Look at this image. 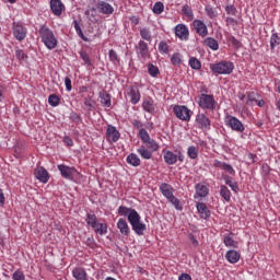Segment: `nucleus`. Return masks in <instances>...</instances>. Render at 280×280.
Instances as JSON below:
<instances>
[{"label":"nucleus","instance_id":"obj_1","mask_svg":"<svg viewBox=\"0 0 280 280\" xmlns=\"http://www.w3.org/2000/svg\"><path fill=\"white\" fill-rule=\"evenodd\" d=\"M39 36L47 49H56V47H58V39H56V35H54V31L46 25L39 27Z\"/></svg>","mask_w":280,"mask_h":280},{"label":"nucleus","instance_id":"obj_2","mask_svg":"<svg viewBox=\"0 0 280 280\" xmlns=\"http://www.w3.org/2000/svg\"><path fill=\"white\" fill-rule=\"evenodd\" d=\"M129 224L131 225L132 231L136 235H143L148 231L145 223L141 222V215L137 211H131L129 214Z\"/></svg>","mask_w":280,"mask_h":280},{"label":"nucleus","instance_id":"obj_3","mask_svg":"<svg viewBox=\"0 0 280 280\" xmlns=\"http://www.w3.org/2000/svg\"><path fill=\"white\" fill-rule=\"evenodd\" d=\"M210 69L213 73H218L219 75H231L235 66L231 61H221L210 65Z\"/></svg>","mask_w":280,"mask_h":280},{"label":"nucleus","instance_id":"obj_4","mask_svg":"<svg viewBox=\"0 0 280 280\" xmlns=\"http://www.w3.org/2000/svg\"><path fill=\"white\" fill-rule=\"evenodd\" d=\"M138 137L141 139L142 143L151 150V152H156L159 150V143L154 139L150 138L148 130L141 128L139 130Z\"/></svg>","mask_w":280,"mask_h":280},{"label":"nucleus","instance_id":"obj_5","mask_svg":"<svg viewBox=\"0 0 280 280\" xmlns=\"http://www.w3.org/2000/svg\"><path fill=\"white\" fill-rule=\"evenodd\" d=\"M198 104L203 110H215V98L211 94H201Z\"/></svg>","mask_w":280,"mask_h":280},{"label":"nucleus","instance_id":"obj_6","mask_svg":"<svg viewBox=\"0 0 280 280\" xmlns=\"http://www.w3.org/2000/svg\"><path fill=\"white\" fill-rule=\"evenodd\" d=\"M58 170L62 176V178H66V180H73L75 176H80V172L75 170L73 166H67L65 164H59Z\"/></svg>","mask_w":280,"mask_h":280},{"label":"nucleus","instance_id":"obj_7","mask_svg":"<svg viewBox=\"0 0 280 280\" xmlns=\"http://www.w3.org/2000/svg\"><path fill=\"white\" fill-rule=\"evenodd\" d=\"M173 113L177 119H180L182 121H190L191 119V110L185 105H175L173 107Z\"/></svg>","mask_w":280,"mask_h":280},{"label":"nucleus","instance_id":"obj_8","mask_svg":"<svg viewBox=\"0 0 280 280\" xmlns=\"http://www.w3.org/2000/svg\"><path fill=\"white\" fill-rule=\"evenodd\" d=\"M226 126L231 128V130H234V132H244L246 128L244 127V124L237 117L228 115L225 117Z\"/></svg>","mask_w":280,"mask_h":280},{"label":"nucleus","instance_id":"obj_9","mask_svg":"<svg viewBox=\"0 0 280 280\" xmlns=\"http://www.w3.org/2000/svg\"><path fill=\"white\" fill-rule=\"evenodd\" d=\"M13 36L16 40H19L20 43L22 40H25V38L27 37V28L25 26H23V24L18 23V22H13Z\"/></svg>","mask_w":280,"mask_h":280},{"label":"nucleus","instance_id":"obj_10","mask_svg":"<svg viewBox=\"0 0 280 280\" xmlns=\"http://www.w3.org/2000/svg\"><path fill=\"white\" fill-rule=\"evenodd\" d=\"M91 10L92 12H95V10H98L101 14H107V15L113 14L115 12V9L113 8V5L102 0H100L96 3V8H92Z\"/></svg>","mask_w":280,"mask_h":280},{"label":"nucleus","instance_id":"obj_11","mask_svg":"<svg viewBox=\"0 0 280 280\" xmlns=\"http://www.w3.org/2000/svg\"><path fill=\"white\" fill-rule=\"evenodd\" d=\"M196 124L200 130H211V120L205 114H198L196 116Z\"/></svg>","mask_w":280,"mask_h":280},{"label":"nucleus","instance_id":"obj_12","mask_svg":"<svg viewBox=\"0 0 280 280\" xmlns=\"http://www.w3.org/2000/svg\"><path fill=\"white\" fill-rule=\"evenodd\" d=\"M106 137L109 143H117V141H119V137H121V133H119L115 126L108 125L106 130Z\"/></svg>","mask_w":280,"mask_h":280},{"label":"nucleus","instance_id":"obj_13","mask_svg":"<svg viewBox=\"0 0 280 280\" xmlns=\"http://www.w3.org/2000/svg\"><path fill=\"white\" fill-rule=\"evenodd\" d=\"M192 27H194L196 34H198L202 38H205V36H207L209 34V31L207 30V24H205V22H202V20H194Z\"/></svg>","mask_w":280,"mask_h":280},{"label":"nucleus","instance_id":"obj_14","mask_svg":"<svg viewBox=\"0 0 280 280\" xmlns=\"http://www.w3.org/2000/svg\"><path fill=\"white\" fill-rule=\"evenodd\" d=\"M35 178L39 180V183H49V172L45 170L43 166H38L34 171Z\"/></svg>","mask_w":280,"mask_h":280},{"label":"nucleus","instance_id":"obj_15","mask_svg":"<svg viewBox=\"0 0 280 280\" xmlns=\"http://www.w3.org/2000/svg\"><path fill=\"white\" fill-rule=\"evenodd\" d=\"M175 36L180 40H189V28L185 24H178L175 27Z\"/></svg>","mask_w":280,"mask_h":280},{"label":"nucleus","instance_id":"obj_16","mask_svg":"<svg viewBox=\"0 0 280 280\" xmlns=\"http://www.w3.org/2000/svg\"><path fill=\"white\" fill-rule=\"evenodd\" d=\"M196 207L201 220H209L211 218V210H209L207 203L197 202Z\"/></svg>","mask_w":280,"mask_h":280},{"label":"nucleus","instance_id":"obj_17","mask_svg":"<svg viewBox=\"0 0 280 280\" xmlns=\"http://www.w3.org/2000/svg\"><path fill=\"white\" fill-rule=\"evenodd\" d=\"M50 10L55 16H60L65 10V4L60 0H50Z\"/></svg>","mask_w":280,"mask_h":280},{"label":"nucleus","instance_id":"obj_18","mask_svg":"<svg viewBox=\"0 0 280 280\" xmlns=\"http://www.w3.org/2000/svg\"><path fill=\"white\" fill-rule=\"evenodd\" d=\"M72 277L75 280H89V273H86V270L82 267H77L72 270Z\"/></svg>","mask_w":280,"mask_h":280},{"label":"nucleus","instance_id":"obj_19","mask_svg":"<svg viewBox=\"0 0 280 280\" xmlns=\"http://www.w3.org/2000/svg\"><path fill=\"white\" fill-rule=\"evenodd\" d=\"M117 229L120 231L121 235L128 237L130 235V226H128V222L126 219H119L117 222Z\"/></svg>","mask_w":280,"mask_h":280},{"label":"nucleus","instance_id":"obj_20","mask_svg":"<svg viewBox=\"0 0 280 280\" xmlns=\"http://www.w3.org/2000/svg\"><path fill=\"white\" fill-rule=\"evenodd\" d=\"M240 257H241L240 253L235 249H230L225 254V259L230 264H237L240 261Z\"/></svg>","mask_w":280,"mask_h":280},{"label":"nucleus","instance_id":"obj_21","mask_svg":"<svg viewBox=\"0 0 280 280\" xmlns=\"http://www.w3.org/2000/svg\"><path fill=\"white\" fill-rule=\"evenodd\" d=\"M142 108L145 113H150V115L156 113V107L154 106V101L152 98L143 101Z\"/></svg>","mask_w":280,"mask_h":280},{"label":"nucleus","instance_id":"obj_22","mask_svg":"<svg viewBox=\"0 0 280 280\" xmlns=\"http://www.w3.org/2000/svg\"><path fill=\"white\" fill-rule=\"evenodd\" d=\"M164 161L167 165H176V163L178 162V155H176L172 151H166L164 153Z\"/></svg>","mask_w":280,"mask_h":280},{"label":"nucleus","instance_id":"obj_23","mask_svg":"<svg viewBox=\"0 0 280 280\" xmlns=\"http://www.w3.org/2000/svg\"><path fill=\"white\" fill-rule=\"evenodd\" d=\"M160 191L165 198H167V200L174 196V188H172L170 184H162L160 186Z\"/></svg>","mask_w":280,"mask_h":280},{"label":"nucleus","instance_id":"obj_24","mask_svg":"<svg viewBox=\"0 0 280 280\" xmlns=\"http://www.w3.org/2000/svg\"><path fill=\"white\" fill-rule=\"evenodd\" d=\"M85 222L88 226H91V229H97V224H100V222H97V215H95V213H86Z\"/></svg>","mask_w":280,"mask_h":280},{"label":"nucleus","instance_id":"obj_25","mask_svg":"<svg viewBox=\"0 0 280 280\" xmlns=\"http://www.w3.org/2000/svg\"><path fill=\"white\" fill-rule=\"evenodd\" d=\"M196 194L199 198H207L209 196V188L206 185L197 184L195 186Z\"/></svg>","mask_w":280,"mask_h":280},{"label":"nucleus","instance_id":"obj_26","mask_svg":"<svg viewBox=\"0 0 280 280\" xmlns=\"http://www.w3.org/2000/svg\"><path fill=\"white\" fill-rule=\"evenodd\" d=\"M127 163L129 165H132V167H139V165H141V159H139V155H137L136 153H130L127 156Z\"/></svg>","mask_w":280,"mask_h":280},{"label":"nucleus","instance_id":"obj_27","mask_svg":"<svg viewBox=\"0 0 280 280\" xmlns=\"http://www.w3.org/2000/svg\"><path fill=\"white\" fill-rule=\"evenodd\" d=\"M101 104L105 106V108H110V94L106 91L100 92Z\"/></svg>","mask_w":280,"mask_h":280},{"label":"nucleus","instance_id":"obj_28","mask_svg":"<svg viewBox=\"0 0 280 280\" xmlns=\"http://www.w3.org/2000/svg\"><path fill=\"white\" fill-rule=\"evenodd\" d=\"M137 49H138V54H140L142 58H145V56H148L150 51L148 48V43H145L144 40L139 42Z\"/></svg>","mask_w":280,"mask_h":280},{"label":"nucleus","instance_id":"obj_29","mask_svg":"<svg viewBox=\"0 0 280 280\" xmlns=\"http://www.w3.org/2000/svg\"><path fill=\"white\" fill-rule=\"evenodd\" d=\"M225 185H229L231 187L232 191L234 194H237L240 191V186H237V182L233 180V178L229 175L224 176Z\"/></svg>","mask_w":280,"mask_h":280},{"label":"nucleus","instance_id":"obj_30","mask_svg":"<svg viewBox=\"0 0 280 280\" xmlns=\"http://www.w3.org/2000/svg\"><path fill=\"white\" fill-rule=\"evenodd\" d=\"M205 45L212 49V51H218V49H220V44H218V42L213 37H207L205 39Z\"/></svg>","mask_w":280,"mask_h":280},{"label":"nucleus","instance_id":"obj_31","mask_svg":"<svg viewBox=\"0 0 280 280\" xmlns=\"http://www.w3.org/2000/svg\"><path fill=\"white\" fill-rule=\"evenodd\" d=\"M130 102L131 104H139L141 100V94L139 93V89L135 88L130 90Z\"/></svg>","mask_w":280,"mask_h":280},{"label":"nucleus","instance_id":"obj_32","mask_svg":"<svg viewBox=\"0 0 280 280\" xmlns=\"http://www.w3.org/2000/svg\"><path fill=\"white\" fill-rule=\"evenodd\" d=\"M138 154H140V156L142 159L145 160H150L152 159V151L148 150V148L141 145L140 148L137 149Z\"/></svg>","mask_w":280,"mask_h":280},{"label":"nucleus","instance_id":"obj_33","mask_svg":"<svg viewBox=\"0 0 280 280\" xmlns=\"http://www.w3.org/2000/svg\"><path fill=\"white\" fill-rule=\"evenodd\" d=\"M217 167H221V170H224V172H226L228 174L235 176V170L231 164H226L225 162H218Z\"/></svg>","mask_w":280,"mask_h":280},{"label":"nucleus","instance_id":"obj_34","mask_svg":"<svg viewBox=\"0 0 280 280\" xmlns=\"http://www.w3.org/2000/svg\"><path fill=\"white\" fill-rule=\"evenodd\" d=\"M220 196H222L225 202H231V190H229V187L222 185L220 187Z\"/></svg>","mask_w":280,"mask_h":280},{"label":"nucleus","instance_id":"obj_35","mask_svg":"<svg viewBox=\"0 0 280 280\" xmlns=\"http://www.w3.org/2000/svg\"><path fill=\"white\" fill-rule=\"evenodd\" d=\"M94 233L97 235H106V233H108V224L97 223V226L94 228Z\"/></svg>","mask_w":280,"mask_h":280},{"label":"nucleus","instance_id":"obj_36","mask_svg":"<svg viewBox=\"0 0 280 280\" xmlns=\"http://www.w3.org/2000/svg\"><path fill=\"white\" fill-rule=\"evenodd\" d=\"M132 211H137L136 209H132V208H128L126 206H120L118 208V214L127 218L129 220L130 218V213H132Z\"/></svg>","mask_w":280,"mask_h":280},{"label":"nucleus","instance_id":"obj_37","mask_svg":"<svg viewBox=\"0 0 280 280\" xmlns=\"http://www.w3.org/2000/svg\"><path fill=\"white\" fill-rule=\"evenodd\" d=\"M189 67H191L195 71H200L202 69V62L196 57H191L189 59Z\"/></svg>","mask_w":280,"mask_h":280},{"label":"nucleus","instance_id":"obj_38","mask_svg":"<svg viewBox=\"0 0 280 280\" xmlns=\"http://www.w3.org/2000/svg\"><path fill=\"white\" fill-rule=\"evenodd\" d=\"M74 30L80 38L84 40V43H89V37L84 36V33L82 32V27H80V24L78 23V20L73 21Z\"/></svg>","mask_w":280,"mask_h":280},{"label":"nucleus","instance_id":"obj_39","mask_svg":"<svg viewBox=\"0 0 280 280\" xmlns=\"http://www.w3.org/2000/svg\"><path fill=\"white\" fill-rule=\"evenodd\" d=\"M223 243L230 248H237V241L233 240V237H231L230 235L224 236Z\"/></svg>","mask_w":280,"mask_h":280},{"label":"nucleus","instance_id":"obj_40","mask_svg":"<svg viewBox=\"0 0 280 280\" xmlns=\"http://www.w3.org/2000/svg\"><path fill=\"white\" fill-rule=\"evenodd\" d=\"M148 73L152 78H156V75H159V73H161V71H159V67L154 66L153 63H149L148 65Z\"/></svg>","mask_w":280,"mask_h":280},{"label":"nucleus","instance_id":"obj_41","mask_svg":"<svg viewBox=\"0 0 280 280\" xmlns=\"http://www.w3.org/2000/svg\"><path fill=\"white\" fill-rule=\"evenodd\" d=\"M48 104L50 106H54V107L59 106L60 105V97H58V95H56V94H50L48 96Z\"/></svg>","mask_w":280,"mask_h":280},{"label":"nucleus","instance_id":"obj_42","mask_svg":"<svg viewBox=\"0 0 280 280\" xmlns=\"http://www.w3.org/2000/svg\"><path fill=\"white\" fill-rule=\"evenodd\" d=\"M171 62L175 67L178 65H183V59L179 52H174L173 56L171 57Z\"/></svg>","mask_w":280,"mask_h":280},{"label":"nucleus","instance_id":"obj_43","mask_svg":"<svg viewBox=\"0 0 280 280\" xmlns=\"http://www.w3.org/2000/svg\"><path fill=\"white\" fill-rule=\"evenodd\" d=\"M182 12L184 15L187 16V19H189L190 21H192L194 19V11L191 10V7L189 5H184L183 9H182Z\"/></svg>","mask_w":280,"mask_h":280},{"label":"nucleus","instance_id":"obj_44","mask_svg":"<svg viewBox=\"0 0 280 280\" xmlns=\"http://www.w3.org/2000/svg\"><path fill=\"white\" fill-rule=\"evenodd\" d=\"M152 10L154 14H163L165 5H163V2H155Z\"/></svg>","mask_w":280,"mask_h":280},{"label":"nucleus","instance_id":"obj_45","mask_svg":"<svg viewBox=\"0 0 280 280\" xmlns=\"http://www.w3.org/2000/svg\"><path fill=\"white\" fill-rule=\"evenodd\" d=\"M140 36L143 40H152V33L150 32V28H142L140 31Z\"/></svg>","mask_w":280,"mask_h":280},{"label":"nucleus","instance_id":"obj_46","mask_svg":"<svg viewBox=\"0 0 280 280\" xmlns=\"http://www.w3.org/2000/svg\"><path fill=\"white\" fill-rule=\"evenodd\" d=\"M168 202H172L175 206V209H177V211H183V206H180V200L176 198L174 195L172 197H168Z\"/></svg>","mask_w":280,"mask_h":280},{"label":"nucleus","instance_id":"obj_47","mask_svg":"<svg viewBox=\"0 0 280 280\" xmlns=\"http://www.w3.org/2000/svg\"><path fill=\"white\" fill-rule=\"evenodd\" d=\"M15 56L20 62H25L27 60V54H25V51L22 49L16 48Z\"/></svg>","mask_w":280,"mask_h":280},{"label":"nucleus","instance_id":"obj_48","mask_svg":"<svg viewBox=\"0 0 280 280\" xmlns=\"http://www.w3.org/2000/svg\"><path fill=\"white\" fill-rule=\"evenodd\" d=\"M158 49L161 54H170V46L165 40L160 42Z\"/></svg>","mask_w":280,"mask_h":280},{"label":"nucleus","instance_id":"obj_49","mask_svg":"<svg viewBox=\"0 0 280 280\" xmlns=\"http://www.w3.org/2000/svg\"><path fill=\"white\" fill-rule=\"evenodd\" d=\"M80 56L83 60V62H85V65H88V67H91L93 63L91 62V57L89 56V54L86 52V50H81Z\"/></svg>","mask_w":280,"mask_h":280},{"label":"nucleus","instance_id":"obj_50","mask_svg":"<svg viewBox=\"0 0 280 280\" xmlns=\"http://www.w3.org/2000/svg\"><path fill=\"white\" fill-rule=\"evenodd\" d=\"M187 154L189 159H198V148H196L195 145L189 147Z\"/></svg>","mask_w":280,"mask_h":280},{"label":"nucleus","instance_id":"obj_51","mask_svg":"<svg viewBox=\"0 0 280 280\" xmlns=\"http://www.w3.org/2000/svg\"><path fill=\"white\" fill-rule=\"evenodd\" d=\"M84 106H86L88 110H93L95 108V101L90 96L84 97Z\"/></svg>","mask_w":280,"mask_h":280},{"label":"nucleus","instance_id":"obj_52","mask_svg":"<svg viewBox=\"0 0 280 280\" xmlns=\"http://www.w3.org/2000/svg\"><path fill=\"white\" fill-rule=\"evenodd\" d=\"M69 119H71L73 124H82V117L75 112H72L70 114Z\"/></svg>","mask_w":280,"mask_h":280},{"label":"nucleus","instance_id":"obj_53","mask_svg":"<svg viewBox=\"0 0 280 280\" xmlns=\"http://www.w3.org/2000/svg\"><path fill=\"white\" fill-rule=\"evenodd\" d=\"M225 12L226 14H230L231 16H236L237 15V8L233 4H229L225 7Z\"/></svg>","mask_w":280,"mask_h":280},{"label":"nucleus","instance_id":"obj_54","mask_svg":"<svg viewBox=\"0 0 280 280\" xmlns=\"http://www.w3.org/2000/svg\"><path fill=\"white\" fill-rule=\"evenodd\" d=\"M253 102H257V94L255 92H248L247 94V106H252Z\"/></svg>","mask_w":280,"mask_h":280},{"label":"nucleus","instance_id":"obj_55","mask_svg":"<svg viewBox=\"0 0 280 280\" xmlns=\"http://www.w3.org/2000/svg\"><path fill=\"white\" fill-rule=\"evenodd\" d=\"M109 60L110 62H113L114 65L116 62H119V56L117 55V51H115L114 49L109 50Z\"/></svg>","mask_w":280,"mask_h":280},{"label":"nucleus","instance_id":"obj_56","mask_svg":"<svg viewBox=\"0 0 280 280\" xmlns=\"http://www.w3.org/2000/svg\"><path fill=\"white\" fill-rule=\"evenodd\" d=\"M206 13L210 19H215L218 14L215 13V10L211 5L206 7Z\"/></svg>","mask_w":280,"mask_h":280},{"label":"nucleus","instance_id":"obj_57","mask_svg":"<svg viewBox=\"0 0 280 280\" xmlns=\"http://www.w3.org/2000/svg\"><path fill=\"white\" fill-rule=\"evenodd\" d=\"M12 279L13 280H25V275L20 271V270H16L13 275H12Z\"/></svg>","mask_w":280,"mask_h":280},{"label":"nucleus","instance_id":"obj_58","mask_svg":"<svg viewBox=\"0 0 280 280\" xmlns=\"http://www.w3.org/2000/svg\"><path fill=\"white\" fill-rule=\"evenodd\" d=\"M229 40L231 42L233 47H235L236 49H240L242 47V43L240 40H237V38H235V36H231L229 38Z\"/></svg>","mask_w":280,"mask_h":280},{"label":"nucleus","instance_id":"obj_59","mask_svg":"<svg viewBox=\"0 0 280 280\" xmlns=\"http://www.w3.org/2000/svg\"><path fill=\"white\" fill-rule=\"evenodd\" d=\"M279 35L276 34H272L271 35V39H270V45H271V48L275 49L276 45H279Z\"/></svg>","mask_w":280,"mask_h":280},{"label":"nucleus","instance_id":"obj_60","mask_svg":"<svg viewBox=\"0 0 280 280\" xmlns=\"http://www.w3.org/2000/svg\"><path fill=\"white\" fill-rule=\"evenodd\" d=\"M65 85H66V91L70 92L73 86L71 85V79L69 77L65 78Z\"/></svg>","mask_w":280,"mask_h":280},{"label":"nucleus","instance_id":"obj_61","mask_svg":"<svg viewBox=\"0 0 280 280\" xmlns=\"http://www.w3.org/2000/svg\"><path fill=\"white\" fill-rule=\"evenodd\" d=\"M63 143H66L68 147L71 148V145H73V139H71V137H69V136H66L63 138Z\"/></svg>","mask_w":280,"mask_h":280},{"label":"nucleus","instance_id":"obj_62","mask_svg":"<svg viewBox=\"0 0 280 280\" xmlns=\"http://www.w3.org/2000/svg\"><path fill=\"white\" fill-rule=\"evenodd\" d=\"M132 126L133 128H137L139 130L140 128H143V122H141L140 120H133Z\"/></svg>","mask_w":280,"mask_h":280},{"label":"nucleus","instance_id":"obj_63","mask_svg":"<svg viewBox=\"0 0 280 280\" xmlns=\"http://www.w3.org/2000/svg\"><path fill=\"white\" fill-rule=\"evenodd\" d=\"M178 280H191V276L189 273H182Z\"/></svg>","mask_w":280,"mask_h":280},{"label":"nucleus","instance_id":"obj_64","mask_svg":"<svg viewBox=\"0 0 280 280\" xmlns=\"http://www.w3.org/2000/svg\"><path fill=\"white\" fill-rule=\"evenodd\" d=\"M225 23H226V25H235V23H237V21H235V19H233V18H226Z\"/></svg>","mask_w":280,"mask_h":280}]
</instances>
